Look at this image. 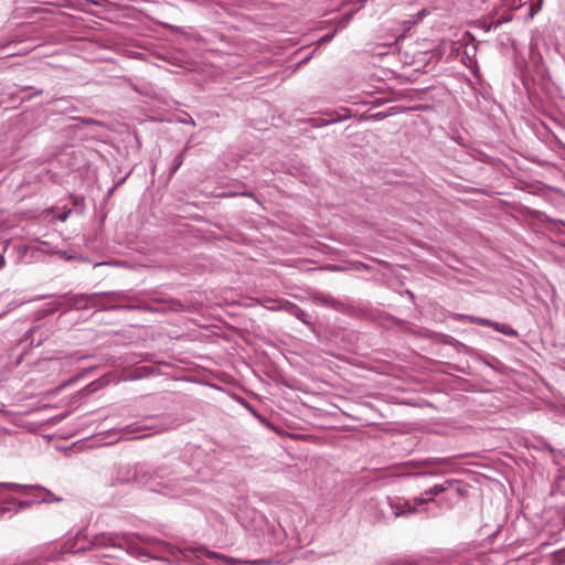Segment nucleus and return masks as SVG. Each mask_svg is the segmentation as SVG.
<instances>
[{
	"instance_id": "obj_1",
	"label": "nucleus",
	"mask_w": 565,
	"mask_h": 565,
	"mask_svg": "<svg viewBox=\"0 0 565 565\" xmlns=\"http://www.w3.org/2000/svg\"><path fill=\"white\" fill-rule=\"evenodd\" d=\"M181 469H169L168 467H152L140 465H124L116 470V476L111 484H122L136 482L142 486H149L151 490L163 493L164 495L178 497L182 493H190L193 488L186 484L193 479L190 475H183Z\"/></svg>"
},
{
	"instance_id": "obj_2",
	"label": "nucleus",
	"mask_w": 565,
	"mask_h": 565,
	"mask_svg": "<svg viewBox=\"0 0 565 565\" xmlns=\"http://www.w3.org/2000/svg\"><path fill=\"white\" fill-rule=\"evenodd\" d=\"M90 548H109L113 553L103 554L106 557H119L118 553L126 552L134 554L136 547L127 534L100 533L94 535L90 540L77 534L75 537L66 541L63 545V553L76 554Z\"/></svg>"
},
{
	"instance_id": "obj_3",
	"label": "nucleus",
	"mask_w": 565,
	"mask_h": 565,
	"mask_svg": "<svg viewBox=\"0 0 565 565\" xmlns=\"http://www.w3.org/2000/svg\"><path fill=\"white\" fill-rule=\"evenodd\" d=\"M64 303V311L85 310L88 308H99L100 310H116L122 308L120 303L128 300V295L124 291H108L94 294H64L61 296Z\"/></svg>"
},
{
	"instance_id": "obj_4",
	"label": "nucleus",
	"mask_w": 565,
	"mask_h": 565,
	"mask_svg": "<svg viewBox=\"0 0 565 565\" xmlns=\"http://www.w3.org/2000/svg\"><path fill=\"white\" fill-rule=\"evenodd\" d=\"M456 481L446 480L443 483H438L426 490L420 497L415 498V504H412L408 500L394 497L387 498V504L391 509L392 514L395 518L401 516H409L417 512L426 511V505L429 502H435L434 497L445 492L449 489Z\"/></svg>"
},
{
	"instance_id": "obj_5",
	"label": "nucleus",
	"mask_w": 565,
	"mask_h": 565,
	"mask_svg": "<svg viewBox=\"0 0 565 565\" xmlns=\"http://www.w3.org/2000/svg\"><path fill=\"white\" fill-rule=\"evenodd\" d=\"M186 552L193 554L198 559L206 557L212 561V565H268L266 559L239 561L237 558L210 551L204 546H195L185 548Z\"/></svg>"
},
{
	"instance_id": "obj_6",
	"label": "nucleus",
	"mask_w": 565,
	"mask_h": 565,
	"mask_svg": "<svg viewBox=\"0 0 565 565\" xmlns=\"http://www.w3.org/2000/svg\"><path fill=\"white\" fill-rule=\"evenodd\" d=\"M271 311H286L289 315L296 317L299 321H301L305 324L311 323V316L299 308L296 303H292L290 301H282L278 307H270Z\"/></svg>"
},
{
	"instance_id": "obj_7",
	"label": "nucleus",
	"mask_w": 565,
	"mask_h": 565,
	"mask_svg": "<svg viewBox=\"0 0 565 565\" xmlns=\"http://www.w3.org/2000/svg\"><path fill=\"white\" fill-rule=\"evenodd\" d=\"M32 487L34 488V490H36L39 492V494L34 495L36 503H52V502H61L62 501V498L55 495L49 489H46L40 484H33Z\"/></svg>"
},
{
	"instance_id": "obj_8",
	"label": "nucleus",
	"mask_w": 565,
	"mask_h": 565,
	"mask_svg": "<svg viewBox=\"0 0 565 565\" xmlns=\"http://www.w3.org/2000/svg\"><path fill=\"white\" fill-rule=\"evenodd\" d=\"M64 309L63 300H57L53 302H49L45 305V307L36 312L38 319L43 318L45 316H49L51 313H54L58 309Z\"/></svg>"
},
{
	"instance_id": "obj_9",
	"label": "nucleus",
	"mask_w": 565,
	"mask_h": 565,
	"mask_svg": "<svg viewBox=\"0 0 565 565\" xmlns=\"http://www.w3.org/2000/svg\"><path fill=\"white\" fill-rule=\"evenodd\" d=\"M32 484H21L15 482H0V489H6L10 491H25L29 493V491L34 490Z\"/></svg>"
},
{
	"instance_id": "obj_10",
	"label": "nucleus",
	"mask_w": 565,
	"mask_h": 565,
	"mask_svg": "<svg viewBox=\"0 0 565 565\" xmlns=\"http://www.w3.org/2000/svg\"><path fill=\"white\" fill-rule=\"evenodd\" d=\"M459 319L460 320H465V321H469L471 323H476V324H479V326H482V327H491V328H493V326H494V321H491V320L486 319V318H479V317H473V316L460 315Z\"/></svg>"
},
{
	"instance_id": "obj_11",
	"label": "nucleus",
	"mask_w": 565,
	"mask_h": 565,
	"mask_svg": "<svg viewBox=\"0 0 565 565\" xmlns=\"http://www.w3.org/2000/svg\"><path fill=\"white\" fill-rule=\"evenodd\" d=\"M317 302L327 307L334 308L335 310H340L342 307V303L337 301L330 296L321 295L316 298Z\"/></svg>"
},
{
	"instance_id": "obj_12",
	"label": "nucleus",
	"mask_w": 565,
	"mask_h": 565,
	"mask_svg": "<svg viewBox=\"0 0 565 565\" xmlns=\"http://www.w3.org/2000/svg\"><path fill=\"white\" fill-rule=\"evenodd\" d=\"M183 161H184V151H181L180 153H178L172 163H171V167L169 169V179H171L174 173L180 169V167L183 164Z\"/></svg>"
},
{
	"instance_id": "obj_13",
	"label": "nucleus",
	"mask_w": 565,
	"mask_h": 565,
	"mask_svg": "<svg viewBox=\"0 0 565 565\" xmlns=\"http://www.w3.org/2000/svg\"><path fill=\"white\" fill-rule=\"evenodd\" d=\"M40 331V328L39 327H33L31 328L26 333H25V338H24V341H30V344L31 345H36L39 347L42 342H43V338L42 337H39L38 340H35L34 335Z\"/></svg>"
},
{
	"instance_id": "obj_14",
	"label": "nucleus",
	"mask_w": 565,
	"mask_h": 565,
	"mask_svg": "<svg viewBox=\"0 0 565 565\" xmlns=\"http://www.w3.org/2000/svg\"><path fill=\"white\" fill-rule=\"evenodd\" d=\"M493 329L509 337H515L518 334V332L507 323L494 322Z\"/></svg>"
},
{
	"instance_id": "obj_15",
	"label": "nucleus",
	"mask_w": 565,
	"mask_h": 565,
	"mask_svg": "<svg viewBox=\"0 0 565 565\" xmlns=\"http://www.w3.org/2000/svg\"><path fill=\"white\" fill-rule=\"evenodd\" d=\"M284 300H276V299H265L264 302H263V306L268 309V310H271L270 307H278V305H280Z\"/></svg>"
},
{
	"instance_id": "obj_16",
	"label": "nucleus",
	"mask_w": 565,
	"mask_h": 565,
	"mask_svg": "<svg viewBox=\"0 0 565 565\" xmlns=\"http://www.w3.org/2000/svg\"><path fill=\"white\" fill-rule=\"evenodd\" d=\"M33 503H36L35 502V498L33 500H30V501H20L18 502V508L14 510V512H18L20 510H23V509H26L29 507H31Z\"/></svg>"
},
{
	"instance_id": "obj_17",
	"label": "nucleus",
	"mask_w": 565,
	"mask_h": 565,
	"mask_svg": "<svg viewBox=\"0 0 565 565\" xmlns=\"http://www.w3.org/2000/svg\"><path fill=\"white\" fill-rule=\"evenodd\" d=\"M334 34H335V32L328 33V34L323 35V36L321 38L320 42H322V43H328V42H330V41L333 39Z\"/></svg>"
},
{
	"instance_id": "obj_18",
	"label": "nucleus",
	"mask_w": 565,
	"mask_h": 565,
	"mask_svg": "<svg viewBox=\"0 0 565 565\" xmlns=\"http://www.w3.org/2000/svg\"><path fill=\"white\" fill-rule=\"evenodd\" d=\"M125 430H126L127 433H139V431H140V427H139V426H136V427L131 428L130 426H127V427L125 428Z\"/></svg>"
},
{
	"instance_id": "obj_19",
	"label": "nucleus",
	"mask_w": 565,
	"mask_h": 565,
	"mask_svg": "<svg viewBox=\"0 0 565 565\" xmlns=\"http://www.w3.org/2000/svg\"><path fill=\"white\" fill-rule=\"evenodd\" d=\"M11 512L10 508L0 507V519L4 516L6 513Z\"/></svg>"
},
{
	"instance_id": "obj_20",
	"label": "nucleus",
	"mask_w": 565,
	"mask_h": 565,
	"mask_svg": "<svg viewBox=\"0 0 565 565\" xmlns=\"http://www.w3.org/2000/svg\"><path fill=\"white\" fill-rule=\"evenodd\" d=\"M4 266V257L0 255V269Z\"/></svg>"
},
{
	"instance_id": "obj_21",
	"label": "nucleus",
	"mask_w": 565,
	"mask_h": 565,
	"mask_svg": "<svg viewBox=\"0 0 565 565\" xmlns=\"http://www.w3.org/2000/svg\"><path fill=\"white\" fill-rule=\"evenodd\" d=\"M189 149H190V145H189V143H186V145H185V147H184V148H183V150H182V151H184V154L186 153V151H188Z\"/></svg>"
},
{
	"instance_id": "obj_22",
	"label": "nucleus",
	"mask_w": 565,
	"mask_h": 565,
	"mask_svg": "<svg viewBox=\"0 0 565 565\" xmlns=\"http://www.w3.org/2000/svg\"><path fill=\"white\" fill-rule=\"evenodd\" d=\"M335 121H337V119H331V120H328V121L326 122V125L331 124V122H335Z\"/></svg>"
},
{
	"instance_id": "obj_23",
	"label": "nucleus",
	"mask_w": 565,
	"mask_h": 565,
	"mask_svg": "<svg viewBox=\"0 0 565 565\" xmlns=\"http://www.w3.org/2000/svg\"><path fill=\"white\" fill-rule=\"evenodd\" d=\"M196 480H203V478L201 476L198 475V477H195Z\"/></svg>"
}]
</instances>
